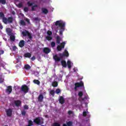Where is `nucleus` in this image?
Masks as SVG:
<instances>
[{
  "mask_svg": "<svg viewBox=\"0 0 126 126\" xmlns=\"http://www.w3.org/2000/svg\"><path fill=\"white\" fill-rule=\"evenodd\" d=\"M56 26H59L60 28L59 31V34L61 36L63 35V32L64 31V27L65 26V23L63 22V21H57L55 23Z\"/></svg>",
  "mask_w": 126,
  "mask_h": 126,
  "instance_id": "1",
  "label": "nucleus"
},
{
  "mask_svg": "<svg viewBox=\"0 0 126 126\" xmlns=\"http://www.w3.org/2000/svg\"><path fill=\"white\" fill-rule=\"evenodd\" d=\"M22 102L21 100H15L12 103V106L13 107H16L17 108H19V107H21Z\"/></svg>",
  "mask_w": 126,
  "mask_h": 126,
  "instance_id": "2",
  "label": "nucleus"
},
{
  "mask_svg": "<svg viewBox=\"0 0 126 126\" xmlns=\"http://www.w3.org/2000/svg\"><path fill=\"white\" fill-rule=\"evenodd\" d=\"M3 22L4 24H10V23H12L13 22V18L10 17L7 18H3Z\"/></svg>",
  "mask_w": 126,
  "mask_h": 126,
  "instance_id": "3",
  "label": "nucleus"
},
{
  "mask_svg": "<svg viewBox=\"0 0 126 126\" xmlns=\"http://www.w3.org/2000/svg\"><path fill=\"white\" fill-rule=\"evenodd\" d=\"M41 118L40 117H36L33 120V122L34 123V124H36V125H38V126L43 125L44 124V122L41 121Z\"/></svg>",
  "mask_w": 126,
  "mask_h": 126,
  "instance_id": "4",
  "label": "nucleus"
},
{
  "mask_svg": "<svg viewBox=\"0 0 126 126\" xmlns=\"http://www.w3.org/2000/svg\"><path fill=\"white\" fill-rule=\"evenodd\" d=\"M64 46H65V42L63 41L62 43H61L60 45H58L57 47V51L59 52L62 51L63 49H64Z\"/></svg>",
  "mask_w": 126,
  "mask_h": 126,
  "instance_id": "5",
  "label": "nucleus"
},
{
  "mask_svg": "<svg viewBox=\"0 0 126 126\" xmlns=\"http://www.w3.org/2000/svg\"><path fill=\"white\" fill-rule=\"evenodd\" d=\"M21 91L24 92V93H28V91H29V88L26 85H23L21 87Z\"/></svg>",
  "mask_w": 126,
  "mask_h": 126,
  "instance_id": "6",
  "label": "nucleus"
},
{
  "mask_svg": "<svg viewBox=\"0 0 126 126\" xmlns=\"http://www.w3.org/2000/svg\"><path fill=\"white\" fill-rule=\"evenodd\" d=\"M38 102L42 103L44 101V95L42 94H40L37 98Z\"/></svg>",
  "mask_w": 126,
  "mask_h": 126,
  "instance_id": "7",
  "label": "nucleus"
},
{
  "mask_svg": "<svg viewBox=\"0 0 126 126\" xmlns=\"http://www.w3.org/2000/svg\"><path fill=\"white\" fill-rule=\"evenodd\" d=\"M43 52L44 54L48 55V54H50V53H51V49L49 47H44L43 49Z\"/></svg>",
  "mask_w": 126,
  "mask_h": 126,
  "instance_id": "8",
  "label": "nucleus"
},
{
  "mask_svg": "<svg viewBox=\"0 0 126 126\" xmlns=\"http://www.w3.org/2000/svg\"><path fill=\"white\" fill-rule=\"evenodd\" d=\"M75 84L78 88H79V87H84V83L82 81H81L79 83H75Z\"/></svg>",
  "mask_w": 126,
  "mask_h": 126,
  "instance_id": "9",
  "label": "nucleus"
},
{
  "mask_svg": "<svg viewBox=\"0 0 126 126\" xmlns=\"http://www.w3.org/2000/svg\"><path fill=\"white\" fill-rule=\"evenodd\" d=\"M6 32L8 36L13 35V33H12V30L9 28L6 29Z\"/></svg>",
  "mask_w": 126,
  "mask_h": 126,
  "instance_id": "10",
  "label": "nucleus"
},
{
  "mask_svg": "<svg viewBox=\"0 0 126 126\" xmlns=\"http://www.w3.org/2000/svg\"><path fill=\"white\" fill-rule=\"evenodd\" d=\"M6 115L8 117H11L12 116V109H8L6 111Z\"/></svg>",
  "mask_w": 126,
  "mask_h": 126,
  "instance_id": "11",
  "label": "nucleus"
},
{
  "mask_svg": "<svg viewBox=\"0 0 126 126\" xmlns=\"http://www.w3.org/2000/svg\"><path fill=\"white\" fill-rule=\"evenodd\" d=\"M59 101V103H60L61 105L64 104V102H65L64 98L63 97V96H60Z\"/></svg>",
  "mask_w": 126,
  "mask_h": 126,
  "instance_id": "12",
  "label": "nucleus"
},
{
  "mask_svg": "<svg viewBox=\"0 0 126 126\" xmlns=\"http://www.w3.org/2000/svg\"><path fill=\"white\" fill-rule=\"evenodd\" d=\"M53 59L56 63L58 62H60L61 61V58L58 57V55L57 54L53 56Z\"/></svg>",
  "mask_w": 126,
  "mask_h": 126,
  "instance_id": "13",
  "label": "nucleus"
},
{
  "mask_svg": "<svg viewBox=\"0 0 126 126\" xmlns=\"http://www.w3.org/2000/svg\"><path fill=\"white\" fill-rule=\"evenodd\" d=\"M6 92L10 94L12 92V87L11 86H8L7 89L6 90Z\"/></svg>",
  "mask_w": 126,
  "mask_h": 126,
  "instance_id": "14",
  "label": "nucleus"
},
{
  "mask_svg": "<svg viewBox=\"0 0 126 126\" xmlns=\"http://www.w3.org/2000/svg\"><path fill=\"white\" fill-rule=\"evenodd\" d=\"M25 45V41L23 40H20L19 43V46L20 48H23V46Z\"/></svg>",
  "mask_w": 126,
  "mask_h": 126,
  "instance_id": "15",
  "label": "nucleus"
},
{
  "mask_svg": "<svg viewBox=\"0 0 126 126\" xmlns=\"http://www.w3.org/2000/svg\"><path fill=\"white\" fill-rule=\"evenodd\" d=\"M56 44H58V45H60L61 44V37L58 35L56 36Z\"/></svg>",
  "mask_w": 126,
  "mask_h": 126,
  "instance_id": "16",
  "label": "nucleus"
},
{
  "mask_svg": "<svg viewBox=\"0 0 126 126\" xmlns=\"http://www.w3.org/2000/svg\"><path fill=\"white\" fill-rule=\"evenodd\" d=\"M22 33V35L24 37H26V36H27V35H28V34L29 33V32H28V31L27 30H25V31H23Z\"/></svg>",
  "mask_w": 126,
  "mask_h": 126,
  "instance_id": "17",
  "label": "nucleus"
},
{
  "mask_svg": "<svg viewBox=\"0 0 126 126\" xmlns=\"http://www.w3.org/2000/svg\"><path fill=\"white\" fill-rule=\"evenodd\" d=\"M61 64L63 66V67H66L67 64L66 62H65V61L62 60L61 61Z\"/></svg>",
  "mask_w": 126,
  "mask_h": 126,
  "instance_id": "18",
  "label": "nucleus"
},
{
  "mask_svg": "<svg viewBox=\"0 0 126 126\" xmlns=\"http://www.w3.org/2000/svg\"><path fill=\"white\" fill-rule=\"evenodd\" d=\"M32 55L30 53H27L25 54L24 57L25 58H29V59H30L31 58Z\"/></svg>",
  "mask_w": 126,
  "mask_h": 126,
  "instance_id": "19",
  "label": "nucleus"
},
{
  "mask_svg": "<svg viewBox=\"0 0 126 126\" xmlns=\"http://www.w3.org/2000/svg\"><path fill=\"white\" fill-rule=\"evenodd\" d=\"M41 10L42 12L44 13V14H47L49 12V11L48 10V9L45 8H42Z\"/></svg>",
  "mask_w": 126,
  "mask_h": 126,
  "instance_id": "20",
  "label": "nucleus"
},
{
  "mask_svg": "<svg viewBox=\"0 0 126 126\" xmlns=\"http://www.w3.org/2000/svg\"><path fill=\"white\" fill-rule=\"evenodd\" d=\"M52 85L53 86V87H57L58 85V83L57 81H54L52 82Z\"/></svg>",
  "mask_w": 126,
  "mask_h": 126,
  "instance_id": "21",
  "label": "nucleus"
},
{
  "mask_svg": "<svg viewBox=\"0 0 126 126\" xmlns=\"http://www.w3.org/2000/svg\"><path fill=\"white\" fill-rule=\"evenodd\" d=\"M10 36V39L11 41H15V36L13 34H11Z\"/></svg>",
  "mask_w": 126,
  "mask_h": 126,
  "instance_id": "22",
  "label": "nucleus"
},
{
  "mask_svg": "<svg viewBox=\"0 0 126 126\" xmlns=\"http://www.w3.org/2000/svg\"><path fill=\"white\" fill-rule=\"evenodd\" d=\"M63 54H64V57H69V54H68V52L66 50H64Z\"/></svg>",
  "mask_w": 126,
  "mask_h": 126,
  "instance_id": "23",
  "label": "nucleus"
},
{
  "mask_svg": "<svg viewBox=\"0 0 126 126\" xmlns=\"http://www.w3.org/2000/svg\"><path fill=\"white\" fill-rule=\"evenodd\" d=\"M33 83H34L35 84H37V85H39L41 83L40 81L36 79L33 80Z\"/></svg>",
  "mask_w": 126,
  "mask_h": 126,
  "instance_id": "24",
  "label": "nucleus"
},
{
  "mask_svg": "<svg viewBox=\"0 0 126 126\" xmlns=\"http://www.w3.org/2000/svg\"><path fill=\"white\" fill-rule=\"evenodd\" d=\"M0 17L2 18V22H3V18H6V17H4V14L2 12H0Z\"/></svg>",
  "mask_w": 126,
  "mask_h": 126,
  "instance_id": "25",
  "label": "nucleus"
},
{
  "mask_svg": "<svg viewBox=\"0 0 126 126\" xmlns=\"http://www.w3.org/2000/svg\"><path fill=\"white\" fill-rule=\"evenodd\" d=\"M67 64L68 66V68H71V62L70 61H68L67 62Z\"/></svg>",
  "mask_w": 126,
  "mask_h": 126,
  "instance_id": "26",
  "label": "nucleus"
},
{
  "mask_svg": "<svg viewBox=\"0 0 126 126\" xmlns=\"http://www.w3.org/2000/svg\"><path fill=\"white\" fill-rule=\"evenodd\" d=\"M46 39L48 41H51V40H53V37H52L51 35H48L46 37Z\"/></svg>",
  "mask_w": 126,
  "mask_h": 126,
  "instance_id": "27",
  "label": "nucleus"
},
{
  "mask_svg": "<svg viewBox=\"0 0 126 126\" xmlns=\"http://www.w3.org/2000/svg\"><path fill=\"white\" fill-rule=\"evenodd\" d=\"M20 24L21 25H22V26H25V25H26V23H25L24 20H21L20 21Z\"/></svg>",
  "mask_w": 126,
  "mask_h": 126,
  "instance_id": "28",
  "label": "nucleus"
},
{
  "mask_svg": "<svg viewBox=\"0 0 126 126\" xmlns=\"http://www.w3.org/2000/svg\"><path fill=\"white\" fill-rule=\"evenodd\" d=\"M25 69H31V66H30L29 64H26L24 66Z\"/></svg>",
  "mask_w": 126,
  "mask_h": 126,
  "instance_id": "29",
  "label": "nucleus"
},
{
  "mask_svg": "<svg viewBox=\"0 0 126 126\" xmlns=\"http://www.w3.org/2000/svg\"><path fill=\"white\" fill-rule=\"evenodd\" d=\"M50 94L51 95H52V96L53 97H54V96H55V90H52L50 91Z\"/></svg>",
  "mask_w": 126,
  "mask_h": 126,
  "instance_id": "30",
  "label": "nucleus"
},
{
  "mask_svg": "<svg viewBox=\"0 0 126 126\" xmlns=\"http://www.w3.org/2000/svg\"><path fill=\"white\" fill-rule=\"evenodd\" d=\"M47 34L48 36H52V35H53V32L51 31H48L47 32Z\"/></svg>",
  "mask_w": 126,
  "mask_h": 126,
  "instance_id": "31",
  "label": "nucleus"
},
{
  "mask_svg": "<svg viewBox=\"0 0 126 126\" xmlns=\"http://www.w3.org/2000/svg\"><path fill=\"white\" fill-rule=\"evenodd\" d=\"M51 46L52 47V48H54V47L56 46V43L54 41H52L51 43Z\"/></svg>",
  "mask_w": 126,
  "mask_h": 126,
  "instance_id": "32",
  "label": "nucleus"
},
{
  "mask_svg": "<svg viewBox=\"0 0 126 126\" xmlns=\"http://www.w3.org/2000/svg\"><path fill=\"white\" fill-rule=\"evenodd\" d=\"M66 125L67 126H72V122L69 121L66 123Z\"/></svg>",
  "mask_w": 126,
  "mask_h": 126,
  "instance_id": "33",
  "label": "nucleus"
},
{
  "mask_svg": "<svg viewBox=\"0 0 126 126\" xmlns=\"http://www.w3.org/2000/svg\"><path fill=\"white\" fill-rule=\"evenodd\" d=\"M52 126H61V124L59 123H54L52 124Z\"/></svg>",
  "mask_w": 126,
  "mask_h": 126,
  "instance_id": "34",
  "label": "nucleus"
},
{
  "mask_svg": "<svg viewBox=\"0 0 126 126\" xmlns=\"http://www.w3.org/2000/svg\"><path fill=\"white\" fill-rule=\"evenodd\" d=\"M0 3H1L2 4H5V3H6V0H0Z\"/></svg>",
  "mask_w": 126,
  "mask_h": 126,
  "instance_id": "35",
  "label": "nucleus"
},
{
  "mask_svg": "<svg viewBox=\"0 0 126 126\" xmlns=\"http://www.w3.org/2000/svg\"><path fill=\"white\" fill-rule=\"evenodd\" d=\"M35 7H38V5H33L32 7V11H35Z\"/></svg>",
  "mask_w": 126,
  "mask_h": 126,
  "instance_id": "36",
  "label": "nucleus"
},
{
  "mask_svg": "<svg viewBox=\"0 0 126 126\" xmlns=\"http://www.w3.org/2000/svg\"><path fill=\"white\" fill-rule=\"evenodd\" d=\"M21 114L24 117H25V116H26V111H25V110H23L21 111Z\"/></svg>",
  "mask_w": 126,
  "mask_h": 126,
  "instance_id": "37",
  "label": "nucleus"
},
{
  "mask_svg": "<svg viewBox=\"0 0 126 126\" xmlns=\"http://www.w3.org/2000/svg\"><path fill=\"white\" fill-rule=\"evenodd\" d=\"M28 126H33V122L32 121V120H29L28 121Z\"/></svg>",
  "mask_w": 126,
  "mask_h": 126,
  "instance_id": "38",
  "label": "nucleus"
},
{
  "mask_svg": "<svg viewBox=\"0 0 126 126\" xmlns=\"http://www.w3.org/2000/svg\"><path fill=\"white\" fill-rule=\"evenodd\" d=\"M61 89H57L56 90V94H60V93H61Z\"/></svg>",
  "mask_w": 126,
  "mask_h": 126,
  "instance_id": "39",
  "label": "nucleus"
},
{
  "mask_svg": "<svg viewBox=\"0 0 126 126\" xmlns=\"http://www.w3.org/2000/svg\"><path fill=\"white\" fill-rule=\"evenodd\" d=\"M27 36H28V37L29 38V39L30 40H32V35L31 34V33H30V32H29V33L28 34Z\"/></svg>",
  "mask_w": 126,
  "mask_h": 126,
  "instance_id": "40",
  "label": "nucleus"
},
{
  "mask_svg": "<svg viewBox=\"0 0 126 126\" xmlns=\"http://www.w3.org/2000/svg\"><path fill=\"white\" fill-rule=\"evenodd\" d=\"M59 57H60V59H63L64 57V54L63 53H60L59 54Z\"/></svg>",
  "mask_w": 126,
  "mask_h": 126,
  "instance_id": "41",
  "label": "nucleus"
},
{
  "mask_svg": "<svg viewBox=\"0 0 126 126\" xmlns=\"http://www.w3.org/2000/svg\"><path fill=\"white\" fill-rule=\"evenodd\" d=\"M89 112H86V111H84L83 112V116H84V117H86V116H87V114H88Z\"/></svg>",
  "mask_w": 126,
  "mask_h": 126,
  "instance_id": "42",
  "label": "nucleus"
},
{
  "mask_svg": "<svg viewBox=\"0 0 126 126\" xmlns=\"http://www.w3.org/2000/svg\"><path fill=\"white\" fill-rule=\"evenodd\" d=\"M78 96H79V97H82V96H83V93L82 92H79L78 93Z\"/></svg>",
  "mask_w": 126,
  "mask_h": 126,
  "instance_id": "43",
  "label": "nucleus"
},
{
  "mask_svg": "<svg viewBox=\"0 0 126 126\" xmlns=\"http://www.w3.org/2000/svg\"><path fill=\"white\" fill-rule=\"evenodd\" d=\"M22 6H23V4H22V3L21 2L19 3L18 5V7H19V8H21Z\"/></svg>",
  "mask_w": 126,
  "mask_h": 126,
  "instance_id": "44",
  "label": "nucleus"
},
{
  "mask_svg": "<svg viewBox=\"0 0 126 126\" xmlns=\"http://www.w3.org/2000/svg\"><path fill=\"white\" fill-rule=\"evenodd\" d=\"M28 10H29V9L27 7H25L24 8V11H25V12H28Z\"/></svg>",
  "mask_w": 126,
  "mask_h": 126,
  "instance_id": "45",
  "label": "nucleus"
},
{
  "mask_svg": "<svg viewBox=\"0 0 126 126\" xmlns=\"http://www.w3.org/2000/svg\"><path fill=\"white\" fill-rule=\"evenodd\" d=\"M28 5L29 6H32V5H33V3L31 2L30 1H28Z\"/></svg>",
  "mask_w": 126,
  "mask_h": 126,
  "instance_id": "46",
  "label": "nucleus"
},
{
  "mask_svg": "<svg viewBox=\"0 0 126 126\" xmlns=\"http://www.w3.org/2000/svg\"><path fill=\"white\" fill-rule=\"evenodd\" d=\"M24 108L25 110H28V109H29V106H28L27 105H25L24 106Z\"/></svg>",
  "mask_w": 126,
  "mask_h": 126,
  "instance_id": "47",
  "label": "nucleus"
},
{
  "mask_svg": "<svg viewBox=\"0 0 126 126\" xmlns=\"http://www.w3.org/2000/svg\"><path fill=\"white\" fill-rule=\"evenodd\" d=\"M72 113H73V112L71 111V110H69L68 111V115H71V114H72Z\"/></svg>",
  "mask_w": 126,
  "mask_h": 126,
  "instance_id": "48",
  "label": "nucleus"
},
{
  "mask_svg": "<svg viewBox=\"0 0 126 126\" xmlns=\"http://www.w3.org/2000/svg\"><path fill=\"white\" fill-rule=\"evenodd\" d=\"M16 49H17V47H16V46H13L12 48L13 51H16Z\"/></svg>",
  "mask_w": 126,
  "mask_h": 126,
  "instance_id": "49",
  "label": "nucleus"
},
{
  "mask_svg": "<svg viewBox=\"0 0 126 126\" xmlns=\"http://www.w3.org/2000/svg\"><path fill=\"white\" fill-rule=\"evenodd\" d=\"M34 20H35V21H39V20H40V19L38 17H35V18H34Z\"/></svg>",
  "mask_w": 126,
  "mask_h": 126,
  "instance_id": "50",
  "label": "nucleus"
},
{
  "mask_svg": "<svg viewBox=\"0 0 126 126\" xmlns=\"http://www.w3.org/2000/svg\"><path fill=\"white\" fill-rule=\"evenodd\" d=\"M36 58H35V56H33L32 57L31 60L32 61H35Z\"/></svg>",
  "mask_w": 126,
  "mask_h": 126,
  "instance_id": "51",
  "label": "nucleus"
},
{
  "mask_svg": "<svg viewBox=\"0 0 126 126\" xmlns=\"http://www.w3.org/2000/svg\"><path fill=\"white\" fill-rule=\"evenodd\" d=\"M26 21L28 22V23H30V20H29V19H26Z\"/></svg>",
  "mask_w": 126,
  "mask_h": 126,
  "instance_id": "52",
  "label": "nucleus"
},
{
  "mask_svg": "<svg viewBox=\"0 0 126 126\" xmlns=\"http://www.w3.org/2000/svg\"><path fill=\"white\" fill-rule=\"evenodd\" d=\"M0 55H3V54H4V51L3 50H1Z\"/></svg>",
  "mask_w": 126,
  "mask_h": 126,
  "instance_id": "53",
  "label": "nucleus"
},
{
  "mask_svg": "<svg viewBox=\"0 0 126 126\" xmlns=\"http://www.w3.org/2000/svg\"><path fill=\"white\" fill-rule=\"evenodd\" d=\"M77 88H78L75 84L74 90H75V91H76V90H77Z\"/></svg>",
  "mask_w": 126,
  "mask_h": 126,
  "instance_id": "54",
  "label": "nucleus"
},
{
  "mask_svg": "<svg viewBox=\"0 0 126 126\" xmlns=\"http://www.w3.org/2000/svg\"><path fill=\"white\" fill-rule=\"evenodd\" d=\"M2 28H3V27H2L1 24H0V29H2Z\"/></svg>",
  "mask_w": 126,
  "mask_h": 126,
  "instance_id": "55",
  "label": "nucleus"
},
{
  "mask_svg": "<svg viewBox=\"0 0 126 126\" xmlns=\"http://www.w3.org/2000/svg\"><path fill=\"white\" fill-rule=\"evenodd\" d=\"M46 94H47V92H44L43 93V95H44V96H45V95H46Z\"/></svg>",
  "mask_w": 126,
  "mask_h": 126,
  "instance_id": "56",
  "label": "nucleus"
},
{
  "mask_svg": "<svg viewBox=\"0 0 126 126\" xmlns=\"http://www.w3.org/2000/svg\"><path fill=\"white\" fill-rule=\"evenodd\" d=\"M12 14H13V15H14L15 14V12H14V11H12Z\"/></svg>",
  "mask_w": 126,
  "mask_h": 126,
  "instance_id": "57",
  "label": "nucleus"
},
{
  "mask_svg": "<svg viewBox=\"0 0 126 126\" xmlns=\"http://www.w3.org/2000/svg\"><path fill=\"white\" fill-rule=\"evenodd\" d=\"M63 126H67V125L65 124H63Z\"/></svg>",
  "mask_w": 126,
  "mask_h": 126,
  "instance_id": "58",
  "label": "nucleus"
},
{
  "mask_svg": "<svg viewBox=\"0 0 126 126\" xmlns=\"http://www.w3.org/2000/svg\"><path fill=\"white\" fill-rule=\"evenodd\" d=\"M73 70H74V72H76V70L75 69V68H74Z\"/></svg>",
  "mask_w": 126,
  "mask_h": 126,
  "instance_id": "59",
  "label": "nucleus"
},
{
  "mask_svg": "<svg viewBox=\"0 0 126 126\" xmlns=\"http://www.w3.org/2000/svg\"><path fill=\"white\" fill-rule=\"evenodd\" d=\"M84 98H83V99H82V100L84 101Z\"/></svg>",
  "mask_w": 126,
  "mask_h": 126,
  "instance_id": "60",
  "label": "nucleus"
},
{
  "mask_svg": "<svg viewBox=\"0 0 126 126\" xmlns=\"http://www.w3.org/2000/svg\"><path fill=\"white\" fill-rule=\"evenodd\" d=\"M57 29H59V27H57Z\"/></svg>",
  "mask_w": 126,
  "mask_h": 126,
  "instance_id": "61",
  "label": "nucleus"
},
{
  "mask_svg": "<svg viewBox=\"0 0 126 126\" xmlns=\"http://www.w3.org/2000/svg\"><path fill=\"white\" fill-rule=\"evenodd\" d=\"M37 74L39 75V73L38 72H37Z\"/></svg>",
  "mask_w": 126,
  "mask_h": 126,
  "instance_id": "62",
  "label": "nucleus"
},
{
  "mask_svg": "<svg viewBox=\"0 0 126 126\" xmlns=\"http://www.w3.org/2000/svg\"><path fill=\"white\" fill-rule=\"evenodd\" d=\"M0 82H1V81H0Z\"/></svg>",
  "mask_w": 126,
  "mask_h": 126,
  "instance_id": "63",
  "label": "nucleus"
}]
</instances>
